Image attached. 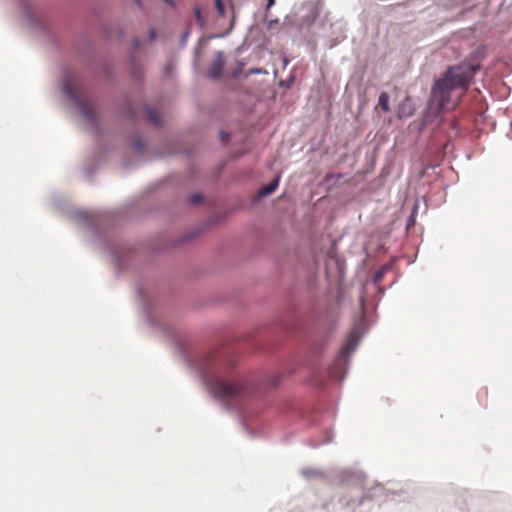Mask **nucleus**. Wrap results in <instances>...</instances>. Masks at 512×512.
Returning a JSON list of instances; mask_svg holds the SVG:
<instances>
[{
  "label": "nucleus",
  "instance_id": "nucleus-1",
  "mask_svg": "<svg viewBox=\"0 0 512 512\" xmlns=\"http://www.w3.org/2000/svg\"><path fill=\"white\" fill-rule=\"evenodd\" d=\"M483 56L477 51L458 65L450 66L446 72L437 79L432 88L433 96L449 94L456 89H465L475 73L480 70Z\"/></svg>",
  "mask_w": 512,
  "mask_h": 512
},
{
  "label": "nucleus",
  "instance_id": "nucleus-2",
  "mask_svg": "<svg viewBox=\"0 0 512 512\" xmlns=\"http://www.w3.org/2000/svg\"><path fill=\"white\" fill-rule=\"evenodd\" d=\"M208 386L210 391L223 401H230L239 397L245 389L244 384L239 380L228 382L217 377L211 379Z\"/></svg>",
  "mask_w": 512,
  "mask_h": 512
},
{
  "label": "nucleus",
  "instance_id": "nucleus-3",
  "mask_svg": "<svg viewBox=\"0 0 512 512\" xmlns=\"http://www.w3.org/2000/svg\"><path fill=\"white\" fill-rule=\"evenodd\" d=\"M224 54L221 51H218L214 55V59L212 60L209 69L208 76L212 79H218L222 75V71L224 68Z\"/></svg>",
  "mask_w": 512,
  "mask_h": 512
},
{
  "label": "nucleus",
  "instance_id": "nucleus-4",
  "mask_svg": "<svg viewBox=\"0 0 512 512\" xmlns=\"http://www.w3.org/2000/svg\"><path fill=\"white\" fill-rule=\"evenodd\" d=\"M76 100L75 104L79 108L80 113L87 120L94 121L95 120V111L94 108L88 103V98H74Z\"/></svg>",
  "mask_w": 512,
  "mask_h": 512
},
{
  "label": "nucleus",
  "instance_id": "nucleus-5",
  "mask_svg": "<svg viewBox=\"0 0 512 512\" xmlns=\"http://www.w3.org/2000/svg\"><path fill=\"white\" fill-rule=\"evenodd\" d=\"M358 341H359L358 333L356 331L350 332L346 343L344 344V346L341 349V354L343 356H345V355H348L349 353H351L357 346Z\"/></svg>",
  "mask_w": 512,
  "mask_h": 512
},
{
  "label": "nucleus",
  "instance_id": "nucleus-6",
  "mask_svg": "<svg viewBox=\"0 0 512 512\" xmlns=\"http://www.w3.org/2000/svg\"><path fill=\"white\" fill-rule=\"evenodd\" d=\"M450 98H436V97H433V98H430L429 99V103H428V114H431L433 113L434 115H436L437 113H439L441 110L444 109L445 107V101L449 100Z\"/></svg>",
  "mask_w": 512,
  "mask_h": 512
},
{
  "label": "nucleus",
  "instance_id": "nucleus-7",
  "mask_svg": "<svg viewBox=\"0 0 512 512\" xmlns=\"http://www.w3.org/2000/svg\"><path fill=\"white\" fill-rule=\"evenodd\" d=\"M146 119L153 125H159L161 117L158 111L154 108H146L144 111Z\"/></svg>",
  "mask_w": 512,
  "mask_h": 512
},
{
  "label": "nucleus",
  "instance_id": "nucleus-8",
  "mask_svg": "<svg viewBox=\"0 0 512 512\" xmlns=\"http://www.w3.org/2000/svg\"><path fill=\"white\" fill-rule=\"evenodd\" d=\"M278 182H279V179L276 178L273 182H271L270 184L268 185H265L263 186L260 190H259V196L263 197V196H267L271 193H273L277 186H278Z\"/></svg>",
  "mask_w": 512,
  "mask_h": 512
},
{
  "label": "nucleus",
  "instance_id": "nucleus-9",
  "mask_svg": "<svg viewBox=\"0 0 512 512\" xmlns=\"http://www.w3.org/2000/svg\"><path fill=\"white\" fill-rule=\"evenodd\" d=\"M388 100H389V98H379V106L384 111H389Z\"/></svg>",
  "mask_w": 512,
  "mask_h": 512
},
{
  "label": "nucleus",
  "instance_id": "nucleus-10",
  "mask_svg": "<svg viewBox=\"0 0 512 512\" xmlns=\"http://www.w3.org/2000/svg\"><path fill=\"white\" fill-rule=\"evenodd\" d=\"M202 195L200 194H193L189 197V202L192 204H198L202 201Z\"/></svg>",
  "mask_w": 512,
  "mask_h": 512
},
{
  "label": "nucleus",
  "instance_id": "nucleus-11",
  "mask_svg": "<svg viewBox=\"0 0 512 512\" xmlns=\"http://www.w3.org/2000/svg\"><path fill=\"white\" fill-rule=\"evenodd\" d=\"M243 67H244V64H243V63H241V62H239V63H238V68H237L236 70H234V71H232V72H231V76H232L233 78L238 77V76L241 74V72H242V70H243Z\"/></svg>",
  "mask_w": 512,
  "mask_h": 512
},
{
  "label": "nucleus",
  "instance_id": "nucleus-12",
  "mask_svg": "<svg viewBox=\"0 0 512 512\" xmlns=\"http://www.w3.org/2000/svg\"><path fill=\"white\" fill-rule=\"evenodd\" d=\"M195 17H196V19H197V21L199 23H201V24L203 23L202 16H201V11H200L199 8L195 9Z\"/></svg>",
  "mask_w": 512,
  "mask_h": 512
},
{
  "label": "nucleus",
  "instance_id": "nucleus-13",
  "mask_svg": "<svg viewBox=\"0 0 512 512\" xmlns=\"http://www.w3.org/2000/svg\"><path fill=\"white\" fill-rule=\"evenodd\" d=\"M216 6H217V9H218V12L220 14H223L224 13V6H223V4L221 3L220 0H216Z\"/></svg>",
  "mask_w": 512,
  "mask_h": 512
},
{
  "label": "nucleus",
  "instance_id": "nucleus-14",
  "mask_svg": "<svg viewBox=\"0 0 512 512\" xmlns=\"http://www.w3.org/2000/svg\"><path fill=\"white\" fill-rule=\"evenodd\" d=\"M65 96H69V97H72V96H75V93L73 92V90L69 87H66L65 88Z\"/></svg>",
  "mask_w": 512,
  "mask_h": 512
},
{
  "label": "nucleus",
  "instance_id": "nucleus-15",
  "mask_svg": "<svg viewBox=\"0 0 512 512\" xmlns=\"http://www.w3.org/2000/svg\"><path fill=\"white\" fill-rule=\"evenodd\" d=\"M220 137H221V140H222V141H226V140H228V138H229V134H228V133H226V132H221V133H220Z\"/></svg>",
  "mask_w": 512,
  "mask_h": 512
},
{
  "label": "nucleus",
  "instance_id": "nucleus-16",
  "mask_svg": "<svg viewBox=\"0 0 512 512\" xmlns=\"http://www.w3.org/2000/svg\"><path fill=\"white\" fill-rule=\"evenodd\" d=\"M167 4L174 6L173 0H164Z\"/></svg>",
  "mask_w": 512,
  "mask_h": 512
},
{
  "label": "nucleus",
  "instance_id": "nucleus-17",
  "mask_svg": "<svg viewBox=\"0 0 512 512\" xmlns=\"http://www.w3.org/2000/svg\"><path fill=\"white\" fill-rule=\"evenodd\" d=\"M274 4V0H268V6H271Z\"/></svg>",
  "mask_w": 512,
  "mask_h": 512
},
{
  "label": "nucleus",
  "instance_id": "nucleus-18",
  "mask_svg": "<svg viewBox=\"0 0 512 512\" xmlns=\"http://www.w3.org/2000/svg\"><path fill=\"white\" fill-rule=\"evenodd\" d=\"M154 37H155V32H154V31H152V32H151V38L153 39Z\"/></svg>",
  "mask_w": 512,
  "mask_h": 512
},
{
  "label": "nucleus",
  "instance_id": "nucleus-19",
  "mask_svg": "<svg viewBox=\"0 0 512 512\" xmlns=\"http://www.w3.org/2000/svg\"><path fill=\"white\" fill-rule=\"evenodd\" d=\"M409 99H410V98H406V99H405V104H404V106L406 105V102H408V101H409Z\"/></svg>",
  "mask_w": 512,
  "mask_h": 512
}]
</instances>
